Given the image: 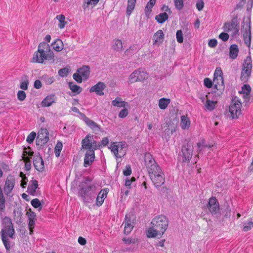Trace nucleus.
I'll list each match as a JSON object with an SVG mask.
<instances>
[{"instance_id":"obj_1","label":"nucleus","mask_w":253,"mask_h":253,"mask_svg":"<svg viewBox=\"0 0 253 253\" xmlns=\"http://www.w3.org/2000/svg\"><path fill=\"white\" fill-rule=\"evenodd\" d=\"M169 219L163 215L155 217L150 223L147 231V237L154 238L158 235L162 236L167 230L169 226Z\"/></svg>"},{"instance_id":"obj_2","label":"nucleus","mask_w":253,"mask_h":253,"mask_svg":"<svg viewBox=\"0 0 253 253\" xmlns=\"http://www.w3.org/2000/svg\"><path fill=\"white\" fill-rule=\"evenodd\" d=\"M79 195L81 196L84 201L89 202L91 198L94 197L97 189V185L91 181V179L85 177L79 185Z\"/></svg>"},{"instance_id":"obj_3","label":"nucleus","mask_w":253,"mask_h":253,"mask_svg":"<svg viewBox=\"0 0 253 253\" xmlns=\"http://www.w3.org/2000/svg\"><path fill=\"white\" fill-rule=\"evenodd\" d=\"M53 57V53L51 50L49 45L45 42H42L39 45L38 51L34 53L32 61L42 63L44 60H50Z\"/></svg>"},{"instance_id":"obj_4","label":"nucleus","mask_w":253,"mask_h":253,"mask_svg":"<svg viewBox=\"0 0 253 253\" xmlns=\"http://www.w3.org/2000/svg\"><path fill=\"white\" fill-rule=\"evenodd\" d=\"M3 228L2 229L0 234L1 240L7 251H9L11 246L7 237L13 239L15 230L11 220L8 217H5L3 220Z\"/></svg>"},{"instance_id":"obj_5","label":"nucleus","mask_w":253,"mask_h":253,"mask_svg":"<svg viewBox=\"0 0 253 253\" xmlns=\"http://www.w3.org/2000/svg\"><path fill=\"white\" fill-rule=\"evenodd\" d=\"M252 69V58L250 56H248L244 61L240 76L241 80L244 83L248 82L251 76Z\"/></svg>"},{"instance_id":"obj_6","label":"nucleus","mask_w":253,"mask_h":253,"mask_svg":"<svg viewBox=\"0 0 253 253\" xmlns=\"http://www.w3.org/2000/svg\"><path fill=\"white\" fill-rule=\"evenodd\" d=\"M100 147V143L93 139V135H87L82 141V148L94 151Z\"/></svg>"},{"instance_id":"obj_7","label":"nucleus","mask_w":253,"mask_h":253,"mask_svg":"<svg viewBox=\"0 0 253 253\" xmlns=\"http://www.w3.org/2000/svg\"><path fill=\"white\" fill-rule=\"evenodd\" d=\"M150 178L156 187H160L165 182L164 174L160 168L149 173Z\"/></svg>"},{"instance_id":"obj_8","label":"nucleus","mask_w":253,"mask_h":253,"mask_svg":"<svg viewBox=\"0 0 253 253\" xmlns=\"http://www.w3.org/2000/svg\"><path fill=\"white\" fill-rule=\"evenodd\" d=\"M242 103L239 99L236 97L231 101L229 106V112L233 119H236L241 113Z\"/></svg>"},{"instance_id":"obj_9","label":"nucleus","mask_w":253,"mask_h":253,"mask_svg":"<svg viewBox=\"0 0 253 253\" xmlns=\"http://www.w3.org/2000/svg\"><path fill=\"white\" fill-rule=\"evenodd\" d=\"M181 149V157L183 162H189L192 157L193 145L191 142L185 141Z\"/></svg>"},{"instance_id":"obj_10","label":"nucleus","mask_w":253,"mask_h":253,"mask_svg":"<svg viewBox=\"0 0 253 253\" xmlns=\"http://www.w3.org/2000/svg\"><path fill=\"white\" fill-rule=\"evenodd\" d=\"M145 165L149 173L157 170L160 167L156 163L152 155L149 153H146L144 155Z\"/></svg>"},{"instance_id":"obj_11","label":"nucleus","mask_w":253,"mask_h":253,"mask_svg":"<svg viewBox=\"0 0 253 253\" xmlns=\"http://www.w3.org/2000/svg\"><path fill=\"white\" fill-rule=\"evenodd\" d=\"M125 147V144L122 142H113L111 144L109 148L114 153L115 157L118 158H121L124 155V152L123 151Z\"/></svg>"},{"instance_id":"obj_12","label":"nucleus","mask_w":253,"mask_h":253,"mask_svg":"<svg viewBox=\"0 0 253 253\" xmlns=\"http://www.w3.org/2000/svg\"><path fill=\"white\" fill-rule=\"evenodd\" d=\"M48 140V131L47 129L45 128H42L38 133L36 144L42 146L46 143Z\"/></svg>"},{"instance_id":"obj_13","label":"nucleus","mask_w":253,"mask_h":253,"mask_svg":"<svg viewBox=\"0 0 253 253\" xmlns=\"http://www.w3.org/2000/svg\"><path fill=\"white\" fill-rule=\"evenodd\" d=\"M207 207L212 214H216L219 210L218 202L215 197L209 199Z\"/></svg>"},{"instance_id":"obj_14","label":"nucleus","mask_w":253,"mask_h":253,"mask_svg":"<svg viewBox=\"0 0 253 253\" xmlns=\"http://www.w3.org/2000/svg\"><path fill=\"white\" fill-rule=\"evenodd\" d=\"M33 163L35 169L39 171H42L44 169V162L42 157L38 153L33 159Z\"/></svg>"},{"instance_id":"obj_15","label":"nucleus","mask_w":253,"mask_h":253,"mask_svg":"<svg viewBox=\"0 0 253 253\" xmlns=\"http://www.w3.org/2000/svg\"><path fill=\"white\" fill-rule=\"evenodd\" d=\"M106 87V85L103 82H99L95 85L92 86L90 89L89 91L90 92H94L98 95H103L104 92L103 90Z\"/></svg>"},{"instance_id":"obj_16","label":"nucleus","mask_w":253,"mask_h":253,"mask_svg":"<svg viewBox=\"0 0 253 253\" xmlns=\"http://www.w3.org/2000/svg\"><path fill=\"white\" fill-rule=\"evenodd\" d=\"M15 184V180L12 177H8L5 181L4 192L6 195H8L13 190Z\"/></svg>"},{"instance_id":"obj_17","label":"nucleus","mask_w":253,"mask_h":253,"mask_svg":"<svg viewBox=\"0 0 253 253\" xmlns=\"http://www.w3.org/2000/svg\"><path fill=\"white\" fill-rule=\"evenodd\" d=\"M95 158L94 151L92 150H87L84 158V166L87 167L91 165Z\"/></svg>"},{"instance_id":"obj_18","label":"nucleus","mask_w":253,"mask_h":253,"mask_svg":"<svg viewBox=\"0 0 253 253\" xmlns=\"http://www.w3.org/2000/svg\"><path fill=\"white\" fill-rule=\"evenodd\" d=\"M130 215L126 214V215L125 221L124 222V233L126 234L130 233L134 227V223L132 221Z\"/></svg>"},{"instance_id":"obj_19","label":"nucleus","mask_w":253,"mask_h":253,"mask_svg":"<svg viewBox=\"0 0 253 253\" xmlns=\"http://www.w3.org/2000/svg\"><path fill=\"white\" fill-rule=\"evenodd\" d=\"M108 194V191L106 189L101 190L96 198V205L98 206H100L102 205L105 198L106 197Z\"/></svg>"},{"instance_id":"obj_20","label":"nucleus","mask_w":253,"mask_h":253,"mask_svg":"<svg viewBox=\"0 0 253 253\" xmlns=\"http://www.w3.org/2000/svg\"><path fill=\"white\" fill-rule=\"evenodd\" d=\"M56 99V97L54 94L48 95L42 101V107H49L55 102Z\"/></svg>"},{"instance_id":"obj_21","label":"nucleus","mask_w":253,"mask_h":253,"mask_svg":"<svg viewBox=\"0 0 253 253\" xmlns=\"http://www.w3.org/2000/svg\"><path fill=\"white\" fill-rule=\"evenodd\" d=\"M84 120L85 124L93 130L98 131L100 130L101 128L95 122L87 117L84 116Z\"/></svg>"},{"instance_id":"obj_22","label":"nucleus","mask_w":253,"mask_h":253,"mask_svg":"<svg viewBox=\"0 0 253 253\" xmlns=\"http://www.w3.org/2000/svg\"><path fill=\"white\" fill-rule=\"evenodd\" d=\"M77 72H79L83 79H87L90 74L89 67L88 66H83L82 67L79 68Z\"/></svg>"},{"instance_id":"obj_23","label":"nucleus","mask_w":253,"mask_h":253,"mask_svg":"<svg viewBox=\"0 0 253 253\" xmlns=\"http://www.w3.org/2000/svg\"><path fill=\"white\" fill-rule=\"evenodd\" d=\"M164 33L161 30H158L155 33L153 37V41L154 44H156L157 42L162 43L164 40Z\"/></svg>"},{"instance_id":"obj_24","label":"nucleus","mask_w":253,"mask_h":253,"mask_svg":"<svg viewBox=\"0 0 253 253\" xmlns=\"http://www.w3.org/2000/svg\"><path fill=\"white\" fill-rule=\"evenodd\" d=\"M218 78L219 80V83L223 84L222 72L220 68H216L214 73L213 82L218 84Z\"/></svg>"},{"instance_id":"obj_25","label":"nucleus","mask_w":253,"mask_h":253,"mask_svg":"<svg viewBox=\"0 0 253 253\" xmlns=\"http://www.w3.org/2000/svg\"><path fill=\"white\" fill-rule=\"evenodd\" d=\"M239 48L237 44H233L229 48V56L232 59H235L238 54Z\"/></svg>"},{"instance_id":"obj_26","label":"nucleus","mask_w":253,"mask_h":253,"mask_svg":"<svg viewBox=\"0 0 253 253\" xmlns=\"http://www.w3.org/2000/svg\"><path fill=\"white\" fill-rule=\"evenodd\" d=\"M38 187V181L36 180H33L31 181V183L28 186V190L29 193L32 195H34L36 193V190Z\"/></svg>"},{"instance_id":"obj_27","label":"nucleus","mask_w":253,"mask_h":253,"mask_svg":"<svg viewBox=\"0 0 253 253\" xmlns=\"http://www.w3.org/2000/svg\"><path fill=\"white\" fill-rule=\"evenodd\" d=\"M190 126V121L189 118L185 116L181 117L180 126L183 129H188Z\"/></svg>"},{"instance_id":"obj_28","label":"nucleus","mask_w":253,"mask_h":253,"mask_svg":"<svg viewBox=\"0 0 253 253\" xmlns=\"http://www.w3.org/2000/svg\"><path fill=\"white\" fill-rule=\"evenodd\" d=\"M112 104L114 106L118 107H125L128 106V104L127 102L122 101L120 97H117L114 100L112 101Z\"/></svg>"},{"instance_id":"obj_29","label":"nucleus","mask_w":253,"mask_h":253,"mask_svg":"<svg viewBox=\"0 0 253 253\" xmlns=\"http://www.w3.org/2000/svg\"><path fill=\"white\" fill-rule=\"evenodd\" d=\"M52 46L53 48L57 51H60L63 49V43L62 41L57 39L52 43Z\"/></svg>"},{"instance_id":"obj_30","label":"nucleus","mask_w":253,"mask_h":253,"mask_svg":"<svg viewBox=\"0 0 253 253\" xmlns=\"http://www.w3.org/2000/svg\"><path fill=\"white\" fill-rule=\"evenodd\" d=\"M156 0H150L147 3L145 8V14L146 16L148 17L152 10L151 9L156 3Z\"/></svg>"},{"instance_id":"obj_31","label":"nucleus","mask_w":253,"mask_h":253,"mask_svg":"<svg viewBox=\"0 0 253 253\" xmlns=\"http://www.w3.org/2000/svg\"><path fill=\"white\" fill-rule=\"evenodd\" d=\"M244 39L246 44L248 47H250L251 42V32L250 30V27H249V30H246L244 34Z\"/></svg>"},{"instance_id":"obj_32","label":"nucleus","mask_w":253,"mask_h":253,"mask_svg":"<svg viewBox=\"0 0 253 253\" xmlns=\"http://www.w3.org/2000/svg\"><path fill=\"white\" fill-rule=\"evenodd\" d=\"M169 18V16L166 12L161 13L155 17V19L159 23H163Z\"/></svg>"},{"instance_id":"obj_33","label":"nucleus","mask_w":253,"mask_h":253,"mask_svg":"<svg viewBox=\"0 0 253 253\" xmlns=\"http://www.w3.org/2000/svg\"><path fill=\"white\" fill-rule=\"evenodd\" d=\"M114 42L113 49L118 52L122 51L123 47L122 41L120 40L117 39L114 40Z\"/></svg>"},{"instance_id":"obj_34","label":"nucleus","mask_w":253,"mask_h":253,"mask_svg":"<svg viewBox=\"0 0 253 253\" xmlns=\"http://www.w3.org/2000/svg\"><path fill=\"white\" fill-rule=\"evenodd\" d=\"M56 18L58 20L59 23L58 24V27L60 29H63L64 28L65 25L67 24V22L65 21V17L63 14H60L56 16Z\"/></svg>"},{"instance_id":"obj_35","label":"nucleus","mask_w":253,"mask_h":253,"mask_svg":"<svg viewBox=\"0 0 253 253\" xmlns=\"http://www.w3.org/2000/svg\"><path fill=\"white\" fill-rule=\"evenodd\" d=\"M136 0H128L126 13L130 15L133 10L135 5Z\"/></svg>"},{"instance_id":"obj_36","label":"nucleus","mask_w":253,"mask_h":253,"mask_svg":"<svg viewBox=\"0 0 253 253\" xmlns=\"http://www.w3.org/2000/svg\"><path fill=\"white\" fill-rule=\"evenodd\" d=\"M137 71V77L138 81L141 82L146 80L148 78V75L147 73L143 70H138Z\"/></svg>"},{"instance_id":"obj_37","label":"nucleus","mask_w":253,"mask_h":253,"mask_svg":"<svg viewBox=\"0 0 253 253\" xmlns=\"http://www.w3.org/2000/svg\"><path fill=\"white\" fill-rule=\"evenodd\" d=\"M170 102L169 99L162 98L159 100V106L161 109H165Z\"/></svg>"},{"instance_id":"obj_38","label":"nucleus","mask_w":253,"mask_h":253,"mask_svg":"<svg viewBox=\"0 0 253 253\" xmlns=\"http://www.w3.org/2000/svg\"><path fill=\"white\" fill-rule=\"evenodd\" d=\"M206 97L207 98V100L206 103H205V107L208 110L211 111L214 109L216 101L210 100L208 99L207 95H206Z\"/></svg>"},{"instance_id":"obj_39","label":"nucleus","mask_w":253,"mask_h":253,"mask_svg":"<svg viewBox=\"0 0 253 253\" xmlns=\"http://www.w3.org/2000/svg\"><path fill=\"white\" fill-rule=\"evenodd\" d=\"M236 27L235 23L234 22H227L224 23L223 29L225 31L229 32L234 29Z\"/></svg>"},{"instance_id":"obj_40","label":"nucleus","mask_w":253,"mask_h":253,"mask_svg":"<svg viewBox=\"0 0 253 253\" xmlns=\"http://www.w3.org/2000/svg\"><path fill=\"white\" fill-rule=\"evenodd\" d=\"M69 86L70 89L73 92L76 93L77 94L80 93L82 90V89L81 87L74 84L73 83H69Z\"/></svg>"},{"instance_id":"obj_41","label":"nucleus","mask_w":253,"mask_h":253,"mask_svg":"<svg viewBox=\"0 0 253 253\" xmlns=\"http://www.w3.org/2000/svg\"><path fill=\"white\" fill-rule=\"evenodd\" d=\"M62 143L61 142H58L56 144L55 149H54V152L56 157H59L61 151L62 149Z\"/></svg>"},{"instance_id":"obj_42","label":"nucleus","mask_w":253,"mask_h":253,"mask_svg":"<svg viewBox=\"0 0 253 253\" xmlns=\"http://www.w3.org/2000/svg\"><path fill=\"white\" fill-rule=\"evenodd\" d=\"M70 72V68L65 67L58 71V74L61 77H66Z\"/></svg>"},{"instance_id":"obj_43","label":"nucleus","mask_w":253,"mask_h":253,"mask_svg":"<svg viewBox=\"0 0 253 253\" xmlns=\"http://www.w3.org/2000/svg\"><path fill=\"white\" fill-rule=\"evenodd\" d=\"M137 74V71L135 70L130 75L129 78V81L130 83H133L138 81L139 79L138 78V74Z\"/></svg>"},{"instance_id":"obj_44","label":"nucleus","mask_w":253,"mask_h":253,"mask_svg":"<svg viewBox=\"0 0 253 253\" xmlns=\"http://www.w3.org/2000/svg\"><path fill=\"white\" fill-rule=\"evenodd\" d=\"M31 204L34 208H39V210L42 209L41 203L38 199L35 198L33 199L31 202Z\"/></svg>"},{"instance_id":"obj_45","label":"nucleus","mask_w":253,"mask_h":253,"mask_svg":"<svg viewBox=\"0 0 253 253\" xmlns=\"http://www.w3.org/2000/svg\"><path fill=\"white\" fill-rule=\"evenodd\" d=\"M224 89V85L220 86V87H217V89H216V90L211 93V94H213V96L215 97V98H216L220 96V95L222 93V91Z\"/></svg>"},{"instance_id":"obj_46","label":"nucleus","mask_w":253,"mask_h":253,"mask_svg":"<svg viewBox=\"0 0 253 253\" xmlns=\"http://www.w3.org/2000/svg\"><path fill=\"white\" fill-rule=\"evenodd\" d=\"M197 146L198 147V151H200L204 150L206 148H211L213 146V145L205 144L204 141H203L202 142H198L197 143Z\"/></svg>"},{"instance_id":"obj_47","label":"nucleus","mask_w":253,"mask_h":253,"mask_svg":"<svg viewBox=\"0 0 253 253\" xmlns=\"http://www.w3.org/2000/svg\"><path fill=\"white\" fill-rule=\"evenodd\" d=\"M251 87L248 84H244L242 87V90L239 91V93H250Z\"/></svg>"},{"instance_id":"obj_48","label":"nucleus","mask_w":253,"mask_h":253,"mask_svg":"<svg viewBox=\"0 0 253 253\" xmlns=\"http://www.w3.org/2000/svg\"><path fill=\"white\" fill-rule=\"evenodd\" d=\"M36 136V132H35L34 131L31 132L27 137V139H26L27 142H28L29 143H32L34 141Z\"/></svg>"},{"instance_id":"obj_49","label":"nucleus","mask_w":253,"mask_h":253,"mask_svg":"<svg viewBox=\"0 0 253 253\" xmlns=\"http://www.w3.org/2000/svg\"><path fill=\"white\" fill-rule=\"evenodd\" d=\"M73 79L79 83H81L83 81V77L79 72L74 73L73 75Z\"/></svg>"},{"instance_id":"obj_50","label":"nucleus","mask_w":253,"mask_h":253,"mask_svg":"<svg viewBox=\"0 0 253 253\" xmlns=\"http://www.w3.org/2000/svg\"><path fill=\"white\" fill-rule=\"evenodd\" d=\"M176 39L179 43H182L183 41V34L181 30H178L176 32Z\"/></svg>"},{"instance_id":"obj_51","label":"nucleus","mask_w":253,"mask_h":253,"mask_svg":"<svg viewBox=\"0 0 253 253\" xmlns=\"http://www.w3.org/2000/svg\"><path fill=\"white\" fill-rule=\"evenodd\" d=\"M26 97V93L23 90H19L17 93V98L20 101H23Z\"/></svg>"},{"instance_id":"obj_52","label":"nucleus","mask_w":253,"mask_h":253,"mask_svg":"<svg viewBox=\"0 0 253 253\" xmlns=\"http://www.w3.org/2000/svg\"><path fill=\"white\" fill-rule=\"evenodd\" d=\"M175 7L178 10H181L183 7V0H174Z\"/></svg>"},{"instance_id":"obj_53","label":"nucleus","mask_w":253,"mask_h":253,"mask_svg":"<svg viewBox=\"0 0 253 253\" xmlns=\"http://www.w3.org/2000/svg\"><path fill=\"white\" fill-rule=\"evenodd\" d=\"M204 85L207 87L208 88H210L212 85V82L211 80L208 78H206L204 79Z\"/></svg>"},{"instance_id":"obj_54","label":"nucleus","mask_w":253,"mask_h":253,"mask_svg":"<svg viewBox=\"0 0 253 253\" xmlns=\"http://www.w3.org/2000/svg\"><path fill=\"white\" fill-rule=\"evenodd\" d=\"M123 242L126 245H130L131 243L134 244L136 242V241L134 239L132 238H124L123 239Z\"/></svg>"},{"instance_id":"obj_55","label":"nucleus","mask_w":253,"mask_h":253,"mask_svg":"<svg viewBox=\"0 0 253 253\" xmlns=\"http://www.w3.org/2000/svg\"><path fill=\"white\" fill-rule=\"evenodd\" d=\"M229 35L227 33L222 32L219 35V38L223 41L226 42L229 39Z\"/></svg>"},{"instance_id":"obj_56","label":"nucleus","mask_w":253,"mask_h":253,"mask_svg":"<svg viewBox=\"0 0 253 253\" xmlns=\"http://www.w3.org/2000/svg\"><path fill=\"white\" fill-rule=\"evenodd\" d=\"M204 6V2L203 0H199L196 3V7L199 11H201L203 9Z\"/></svg>"},{"instance_id":"obj_57","label":"nucleus","mask_w":253,"mask_h":253,"mask_svg":"<svg viewBox=\"0 0 253 253\" xmlns=\"http://www.w3.org/2000/svg\"><path fill=\"white\" fill-rule=\"evenodd\" d=\"M128 110L126 109H122L119 114V117L121 118H124L128 115Z\"/></svg>"},{"instance_id":"obj_58","label":"nucleus","mask_w":253,"mask_h":253,"mask_svg":"<svg viewBox=\"0 0 253 253\" xmlns=\"http://www.w3.org/2000/svg\"><path fill=\"white\" fill-rule=\"evenodd\" d=\"M99 1V0H84V3L87 4L86 7H87L89 4L95 5Z\"/></svg>"},{"instance_id":"obj_59","label":"nucleus","mask_w":253,"mask_h":253,"mask_svg":"<svg viewBox=\"0 0 253 253\" xmlns=\"http://www.w3.org/2000/svg\"><path fill=\"white\" fill-rule=\"evenodd\" d=\"M252 227H253V222L250 221L247 223V225H246L243 227V230L244 231H248L251 229Z\"/></svg>"},{"instance_id":"obj_60","label":"nucleus","mask_w":253,"mask_h":253,"mask_svg":"<svg viewBox=\"0 0 253 253\" xmlns=\"http://www.w3.org/2000/svg\"><path fill=\"white\" fill-rule=\"evenodd\" d=\"M27 214L29 219H36L35 213L32 211L31 209L27 212Z\"/></svg>"},{"instance_id":"obj_61","label":"nucleus","mask_w":253,"mask_h":253,"mask_svg":"<svg viewBox=\"0 0 253 253\" xmlns=\"http://www.w3.org/2000/svg\"><path fill=\"white\" fill-rule=\"evenodd\" d=\"M123 173L126 176H128L131 174V169L130 166H126V169L124 170Z\"/></svg>"},{"instance_id":"obj_62","label":"nucleus","mask_w":253,"mask_h":253,"mask_svg":"<svg viewBox=\"0 0 253 253\" xmlns=\"http://www.w3.org/2000/svg\"><path fill=\"white\" fill-rule=\"evenodd\" d=\"M28 84L29 81L28 79H26L25 81L21 83L20 88L23 90H27L28 89Z\"/></svg>"},{"instance_id":"obj_63","label":"nucleus","mask_w":253,"mask_h":253,"mask_svg":"<svg viewBox=\"0 0 253 253\" xmlns=\"http://www.w3.org/2000/svg\"><path fill=\"white\" fill-rule=\"evenodd\" d=\"M217 44V42L216 39H211L210 40L208 45L211 47H215Z\"/></svg>"},{"instance_id":"obj_64","label":"nucleus","mask_w":253,"mask_h":253,"mask_svg":"<svg viewBox=\"0 0 253 253\" xmlns=\"http://www.w3.org/2000/svg\"><path fill=\"white\" fill-rule=\"evenodd\" d=\"M109 139L107 137H105L102 138V140L100 141V147L101 146H106L109 143Z\"/></svg>"}]
</instances>
